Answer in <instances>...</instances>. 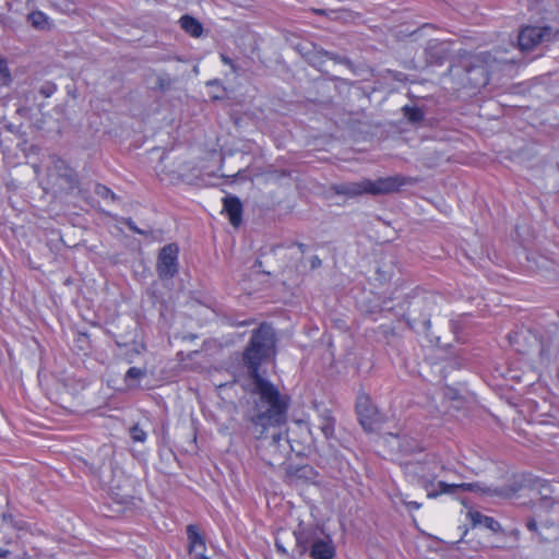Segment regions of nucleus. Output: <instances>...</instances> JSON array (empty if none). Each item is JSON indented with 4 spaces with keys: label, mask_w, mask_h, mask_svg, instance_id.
I'll list each match as a JSON object with an SVG mask.
<instances>
[{
    "label": "nucleus",
    "mask_w": 559,
    "mask_h": 559,
    "mask_svg": "<svg viewBox=\"0 0 559 559\" xmlns=\"http://www.w3.org/2000/svg\"><path fill=\"white\" fill-rule=\"evenodd\" d=\"M322 53H324V56L328 59L333 60L336 63L345 64L348 68H352V66H353L352 61L348 58H346V57H342V56L335 55V53L330 52V51L324 50V49H322Z\"/></svg>",
    "instance_id": "obj_27"
},
{
    "label": "nucleus",
    "mask_w": 559,
    "mask_h": 559,
    "mask_svg": "<svg viewBox=\"0 0 559 559\" xmlns=\"http://www.w3.org/2000/svg\"><path fill=\"white\" fill-rule=\"evenodd\" d=\"M518 542V534L511 530L506 532L499 522L491 518V548L512 547Z\"/></svg>",
    "instance_id": "obj_11"
},
{
    "label": "nucleus",
    "mask_w": 559,
    "mask_h": 559,
    "mask_svg": "<svg viewBox=\"0 0 559 559\" xmlns=\"http://www.w3.org/2000/svg\"><path fill=\"white\" fill-rule=\"evenodd\" d=\"M551 38L552 28L550 26H525L519 33L518 43L522 51H530Z\"/></svg>",
    "instance_id": "obj_7"
},
{
    "label": "nucleus",
    "mask_w": 559,
    "mask_h": 559,
    "mask_svg": "<svg viewBox=\"0 0 559 559\" xmlns=\"http://www.w3.org/2000/svg\"><path fill=\"white\" fill-rule=\"evenodd\" d=\"M170 82L168 79H165L163 76H158L156 80V87H158L162 91H166L169 88Z\"/></svg>",
    "instance_id": "obj_35"
},
{
    "label": "nucleus",
    "mask_w": 559,
    "mask_h": 559,
    "mask_svg": "<svg viewBox=\"0 0 559 559\" xmlns=\"http://www.w3.org/2000/svg\"><path fill=\"white\" fill-rule=\"evenodd\" d=\"M187 535L189 540V551L192 552L197 550L198 548H204V539L199 533V530L194 525H188L187 526Z\"/></svg>",
    "instance_id": "obj_18"
},
{
    "label": "nucleus",
    "mask_w": 559,
    "mask_h": 559,
    "mask_svg": "<svg viewBox=\"0 0 559 559\" xmlns=\"http://www.w3.org/2000/svg\"><path fill=\"white\" fill-rule=\"evenodd\" d=\"M223 212L227 214L229 222L234 227L240 226L242 222V203L239 198L235 195H226L223 199Z\"/></svg>",
    "instance_id": "obj_12"
},
{
    "label": "nucleus",
    "mask_w": 559,
    "mask_h": 559,
    "mask_svg": "<svg viewBox=\"0 0 559 559\" xmlns=\"http://www.w3.org/2000/svg\"><path fill=\"white\" fill-rule=\"evenodd\" d=\"M438 299L439 297L433 294L415 297L406 314L407 324L414 330L421 331L427 337H430V318L438 310Z\"/></svg>",
    "instance_id": "obj_5"
},
{
    "label": "nucleus",
    "mask_w": 559,
    "mask_h": 559,
    "mask_svg": "<svg viewBox=\"0 0 559 559\" xmlns=\"http://www.w3.org/2000/svg\"><path fill=\"white\" fill-rule=\"evenodd\" d=\"M405 504L407 506V508L409 510H418L421 507V504L416 501H408V502H405Z\"/></svg>",
    "instance_id": "obj_39"
},
{
    "label": "nucleus",
    "mask_w": 559,
    "mask_h": 559,
    "mask_svg": "<svg viewBox=\"0 0 559 559\" xmlns=\"http://www.w3.org/2000/svg\"><path fill=\"white\" fill-rule=\"evenodd\" d=\"M393 276V270L391 266H382L377 269V280L383 284L390 281Z\"/></svg>",
    "instance_id": "obj_26"
},
{
    "label": "nucleus",
    "mask_w": 559,
    "mask_h": 559,
    "mask_svg": "<svg viewBox=\"0 0 559 559\" xmlns=\"http://www.w3.org/2000/svg\"><path fill=\"white\" fill-rule=\"evenodd\" d=\"M473 526H477L479 524H484L485 527H489V518L483 515L478 511H468L467 513Z\"/></svg>",
    "instance_id": "obj_23"
},
{
    "label": "nucleus",
    "mask_w": 559,
    "mask_h": 559,
    "mask_svg": "<svg viewBox=\"0 0 559 559\" xmlns=\"http://www.w3.org/2000/svg\"><path fill=\"white\" fill-rule=\"evenodd\" d=\"M278 400L281 408L275 409L271 407V403H264L262 407L261 399H257L248 414L249 429L259 440L258 454L270 466L283 464L292 448L283 429L287 423L290 400L287 395L280 396Z\"/></svg>",
    "instance_id": "obj_1"
},
{
    "label": "nucleus",
    "mask_w": 559,
    "mask_h": 559,
    "mask_svg": "<svg viewBox=\"0 0 559 559\" xmlns=\"http://www.w3.org/2000/svg\"><path fill=\"white\" fill-rule=\"evenodd\" d=\"M296 550L300 556L309 550L312 559H333L335 547L329 535L322 536L314 527L301 528L294 533Z\"/></svg>",
    "instance_id": "obj_4"
},
{
    "label": "nucleus",
    "mask_w": 559,
    "mask_h": 559,
    "mask_svg": "<svg viewBox=\"0 0 559 559\" xmlns=\"http://www.w3.org/2000/svg\"><path fill=\"white\" fill-rule=\"evenodd\" d=\"M359 415H360V424L362 425V427L366 429V430H373V424L377 421L376 419H373V417L371 416V414H367V415H362V413L359 411Z\"/></svg>",
    "instance_id": "obj_30"
},
{
    "label": "nucleus",
    "mask_w": 559,
    "mask_h": 559,
    "mask_svg": "<svg viewBox=\"0 0 559 559\" xmlns=\"http://www.w3.org/2000/svg\"><path fill=\"white\" fill-rule=\"evenodd\" d=\"M501 66V62L498 61L496 58L491 60V73L496 71V69H499Z\"/></svg>",
    "instance_id": "obj_41"
},
{
    "label": "nucleus",
    "mask_w": 559,
    "mask_h": 559,
    "mask_svg": "<svg viewBox=\"0 0 559 559\" xmlns=\"http://www.w3.org/2000/svg\"><path fill=\"white\" fill-rule=\"evenodd\" d=\"M21 559H32L31 557H27V556H24L23 558Z\"/></svg>",
    "instance_id": "obj_46"
},
{
    "label": "nucleus",
    "mask_w": 559,
    "mask_h": 559,
    "mask_svg": "<svg viewBox=\"0 0 559 559\" xmlns=\"http://www.w3.org/2000/svg\"><path fill=\"white\" fill-rule=\"evenodd\" d=\"M507 338L510 346L521 354L527 353L538 344L536 334L523 326L508 333Z\"/></svg>",
    "instance_id": "obj_9"
},
{
    "label": "nucleus",
    "mask_w": 559,
    "mask_h": 559,
    "mask_svg": "<svg viewBox=\"0 0 559 559\" xmlns=\"http://www.w3.org/2000/svg\"><path fill=\"white\" fill-rule=\"evenodd\" d=\"M57 90V86L56 84L51 83V82H46L44 83L40 88H39V93L40 95H43L45 98H48L50 97Z\"/></svg>",
    "instance_id": "obj_31"
},
{
    "label": "nucleus",
    "mask_w": 559,
    "mask_h": 559,
    "mask_svg": "<svg viewBox=\"0 0 559 559\" xmlns=\"http://www.w3.org/2000/svg\"><path fill=\"white\" fill-rule=\"evenodd\" d=\"M559 507V496L546 499H537L533 502L535 512H554Z\"/></svg>",
    "instance_id": "obj_19"
},
{
    "label": "nucleus",
    "mask_w": 559,
    "mask_h": 559,
    "mask_svg": "<svg viewBox=\"0 0 559 559\" xmlns=\"http://www.w3.org/2000/svg\"><path fill=\"white\" fill-rule=\"evenodd\" d=\"M504 62H506L507 64H511V66L514 63L513 59H507Z\"/></svg>",
    "instance_id": "obj_44"
},
{
    "label": "nucleus",
    "mask_w": 559,
    "mask_h": 559,
    "mask_svg": "<svg viewBox=\"0 0 559 559\" xmlns=\"http://www.w3.org/2000/svg\"><path fill=\"white\" fill-rule=\"evenodd\" d=\"M318 427L328 440L335 438V419L331 411L325 408L319 414Z\"/></svg>",
    "instance_id": "obj_14"
},
{
    "label": "nucleus",
    "mask_w": 559,
    "mask_h": 559,
    "mask_svg": "<svg viewBox=\"0 0 559 559\" xmlns=\"http://www.w3.org/2000/svg\"><path fill=\"white\" fill-rule=\"evenodd\" d=\"M197 559H210V558L201 554V555L198 556Z\"/></svg>",
    "instance_id": "obj_45"
},
{
    "label": "nucleus",
    "mask_w": 559,
    "mask_h": 559,
    "mask_svg": "<svg viewBox=\"0 0 559 559\" xmlns=\"http://www.w3.org/2000/svg\"><path fill=\"white\" fill-rule=\"evenodd\" d=\"M123 224H126L128 226V228L135 233V234H139V235H146L147 233L143 229H140L135 223L132 221V218H124L123 219Z\"/></svg>",
    "instance_id": "obj_34"
},
{
    "label": "nucleus",
    "mask_w": 559,
    "mask_h": 559,
    "mask_svg": "<svg viewBox=\"0 0 559 559\" xmlns=\"http://www.w3.org/2000/svg\"><path fill=\"white\" fill-rule=\"evenodd\" d=\"M501 473V484L491 485V496H496L501 499L512 498L520 489L521 483L518 480L513 473L509 471L504 472L501 466L498 467Z\"/></svg>",
    "instance_id": "obj_10"
},
{
    "label": "nucleus",
    "mask_w": 559,
    "mask_h": 559,
    "mask_svg": "<svg viewBox=\"0 0 559 559\" xmlns=\"http://www.w3.org/2000/svg\"><path fill=\"white\" fill-rule=\"evenodd\" d=\"M438 464L433 456L425 454L423 460L406 461L403 464L405 476L412 483L420 485L426 491L428 498H436L441 493H453L457 490H473L474 484H447L439 481L438 490L435 489V479L437 478Z\"/></svg>",
    "instance_id": "obj_3"
},
{
    "label": "nucleus",
    "mask_w": 559,
    "mask_h": 559,
    "mask_svg": "<svg viewBox=\"0 0 559 559\" xmlns=\"http://www.w3.org/2000/svg\"><path fill=\"white\" fill-rule=\"evenodd\" d=\"M531 487L539 496L538 499L552 498L556 490L548 480L535 478L531 483Z\"/></svg>",
    "instance_id": "obj_16"
},
{
    "label": "nucleus",
    "mask_w": 559,
    "mask_h": 559,
    "mask_svg": "<svg viewBox=\"0 0 559 559\" xmlns=\"http://www.w3.org/2000/svg\"><path fill=\"white\" fill-rule=\"evenodd\" d=\"M129 480L127 478H123V484L120 481H117L112 479L109 484V490L114 497V499L119 503H124L131 498V492L127 488Z\"/></svg>",
    "instance_id": "obj_15"
},
{
    "label": "nucleus",
    "mask_w": 559,
    "mask_h": 559,
    "mask_svg": "<svg viewBox=\"0 0 559 559\" xmlns=\"http://www.w3.org/2000/svg\"><path fill=\"white\" fill-rule=\"evenodd\" d=\"M129 435L133 442H144L147 437L146 432L139 425H133L129 429Z\"/></svg>",
    "instance_id": "obj_24"
},
{
    "label": "nucleus",
    "mask_w": 559,
    "mask_h": 559,
    "mask_svg": "<svg viewBox=\"0 0 559 559\" xmlns=\"http://www.w3.org/2000/svg\"><path fill=\"white\" fill-rule=\"evenodd\" d=\"M221 60H222V62H223L224 64H226V66H229V67H230V69H231V71H233V73H235V74H239L240 69H239V67H238V66L233 61V59H231V58H229L228 56H226V55L222 53V55H221Z\"/></svg>",
    "instance_id": "obj_32"
},
{
    "label": "nucleus",
    "mask_w": 559,
    "mask_h": 559,
    "mask_svg": "<svg viewBox=\"0 0 559 559\" xmlns=\"http://www.w3.org/2000/svg\"><path fill=\"white\" fill-rule=\"evenodd\" d=\"M31 19L35 26H39L41 24V22L45 21V16L41 13H37V14L34 13L31 15Z\"/></svg>",
    "instance_id": "obj_36"
},
{
    "label": "nucleus",
    "mask_w": 559,
    "mask_h": 559,
    "mask_svg": "<svg viewBox=\"0 0 559 559\" xmlns=\"http://www.w3.org/2000/svg\"><path fill=\"white\" fill-rule=\"evenodd\" d=\"M323 57L325 56L324 53H322V49H320L318 51H314L313 53H310L308 60L311 66L321 68L323 64Z\"/></svg>",
    "instance_id": "obj_29"
},
{
    "label": "nucleus",
    "mask_w": 559,
    "mask_h": 559,
    "mask_svg": "<svg viewBox=\"0 0 559 559\" xmlns=\"http://www.w3.org/2000/svg\"><path fill=\"white\" fill-rule=\"evenodd\" d=\"M526 527L527 530H530L531 532H535L537 531V523L534 519H530L527 522H526Z\"/></svg>",
    "instance_id": "obj_38"
},
{
    "label": "nucleus",
    "mask_w": 559,
    "mask_h": 559,
    "mask_svg": "<svg viewBox=\"0 0 559 559\" xmlns=\"http://www.w3.org/2000/svg\"><path fill=\"white\" fill-rule=\"evenodd\" d=\"M53 167L61 177H64L69 183L74 182V175L72 170L67 166L66 162L57 156H51Z\"/></svg>",
    "instance_id": "obj_20"
},
{
    "label": "nucleus",
    "mask_w": 559,
    "mask_h": 559,
    "mask_svg": "<svg viewBox=\"0 0 559 559\" xmlns=\"http://www.w3.org/2000/svg\"><path fill=\"white\" fill-rule=\"evenodd\" d=\"M11 82V74L8 68L7 60L0 57V87L9 85Z\"/></svg>",
    "instance_id": "obj_22"
},
{
    "label": "nucleus",
    "mask_w": 559,
    "mask_h": 559,
    "mask_svg": "<svg viewBox=\"0 0 559 559\" xmlns=\"http://www.w3.org/2000/svg\"><path fill=\"white\" fill-rule=\"evenodd\" d=\"M331 190L337 195H345L347 198H356L366 193L365 179L356 182H342L333 185Z\"/></svg>",
    "instance_id": "obj_13"
},
{
    "label": "nucleus",
    "mask_w": 559,
    "mask_h": 559,
    "mask_svg": "<svg viewBox=\"0 0 559 559\" xmlns=\"http://www.w3.org/2000/svg\"><path fill=\"white\" fill-rule=\"evenodd\" d=\"M146 374V370L138 367H131L126 373V381L139 380Z\"/></svg>",
    "instance_id": "obj_28"
},
{
    "label": "nucleus",
    "mask_w": 559,
    "mask_h": 559,
    "mask_svg": "<svg viewBox=\"0 0 559 559\" xmlns=\"http://www.w3.org/2000/svg\"><path fill=\"white\" fill-rule=\"evenodd\" d=\"M275 547H276V549H277V551H278V552L284 554V555H286V554H287L286 548L281 544V542H280V540H276V542H275Z\"/></svg>",
    "instance_id": "obj_40"
},
{
    "label": "nucleus",
    "mask_w": 559,
    "mask_h": 559,
    "mask_svg": "<svg viewBox=\"0 0 559 559\" xmlns=\"http://www.w3.org/2000/svg\"><path fill=\"white\" fill-rule=\"evenodd\" d=\"M179 248L176 243L164 246L158 254L157 272L160 278H171L178 272Z\"/></svg>",
    "instance_id": "obj_8"
},
{
    "label": "nucleus",
    "mask_w": 559,
    "mask_h": 559,
    "mask_svg": "<svg viewBox=\"0 0 559 559\" xmlns=\"http://www.w3.org/2000/svg\"><path fill=\"white\" fill-rule=\"evenodd\" d=\"M403 111H404V115L405 117L411 121V122H420L424 120V112L420 108L418 107H409V106H405L403 108Z\"/></svg>",
    "instance_id": "obj_21"
},
{
    "label": "nucleus",
    "mask_w": 559,
    "mask_h": 559,
    "mask_svg": "<svg viewBox=\"0 0 559 559\" xmlns=\"http://www.w3.org/2000/svg\"><path fill=\"white\" fill-rule=\"evenodd\" d=\"M321 264H322V261H321V259L318 255H313L310 259V266H311V269H318V267L321 266Z\"/></svg>",
    "instance_id": "obj_37"
},
{
    "label": "nucleus",
    "mask_w": 559,
    "mask_h": 559,
    "mask_svg": "<svg viewBox=\"0 0 559 559\" xmlns=\"http://www.w3.org/2000/svg\"><path fill=\"white\" fill-rule=\"evenodd\" d=\"M10 555V550L0 548V558H5Z\"/></svg>",
    "instance_id": "obj_42"
},
{
    "label": "nucleus",
    "mask_w": 559,
    "mask_h": 559,
    "mask_svg": "<svg viewBox=\"0 0 559 559\" xmlns=\"http://www.w3.org/2000/svg\"><path fill=\"white\" fill-rule=\"evenodd\" d=\"M298 249L304 253L306 251V245L305 243H297Z\"/></svg>",
    "instance_id": "obj_43"
},
{
    "label": "nucleus",
    "mask_w": 559,
    "mask_h": 559,
    "mask_svg": "<svg viewBox=\"0 0 559 559\" xmlns=\"http://www.w3.org/2000/svg\"><path fill=\"white\" fill-rule=\"evenodd\" d=\"M94 192H95V194H97L98 197H100L103 199H106V200L110 199L112 201L116 200V194L112 192L111 189H109L105 185L96 183L95 188H94Z\"/></svg>",
    "instance_id": "obj_25"
},
{
    "label": "nucleus",
    "mask_w": 559,
    "mask_h": 559,
    "mask_svg": "<svg viewBox=\"0 0 559 559\" xmlns=\"http://www.w3.org/2000/svg\"><path fill=\"white\" fill-rule=\"evenodd\" d=\"M276 335L274 329L267 323H261L258 329L252 331V335L242 354V361L248 370L250 379V392L261 399V406L264 403H271V407L278 409L280 396L278 389L267 379L260 374V367L263 361L270 359L275 354Z\"/></svg>",
    "instance_id": "obj_2"
},
{
    "label": "nucleus",
    "mask_w": 559,
    "mask_h": 559,
    "mask_svg": "<svg viewBox=\"0 0 559 559\" xmlns=\"http://www.w3.org/2000/svg\"><path fill=\"white\" fill-rule=\"evenodd\" d=\"M413 182L414 179L401 175L382 177L376 180L365 179L366 193L371 195L389 194L399 191L402 186Z\"/></svg>",
    "instance_id": "obj_6"
},
{
    "label": "nucleus",
    "mask_w": 559,
    "mask_h": 559,
    "mask_svg": "<svg viewBox=\"0 0 559 559\" xmlns=\"http://www.w3.org/2000/svg\"><path fill=\"white\" fill-rule=\"evenodd\" d=\"M180 25L182 29L194 37H199L203 32L202 24L190 15H183L180 19Z\"/></svg>",
    "instance_id": "obj_17"
},
{
    "label": "nucleus",
    "mask_w": 559,
    "mask_h": 559,
    "mask_svg": "<svg viewBox=\"0 0 559 559\" xmlns=\"http://www.w3.org/2000/svg\"><path fill=\"white\" fill-rule=\"evenodd\" d=\"M2 520H3V522L10 524L11 526H13L15 528H19V530L23 528L22 522L15 521L14 516L11 513H3Z\"/></svg>",
    "instance_id": "obj_33"
}]
</instances>
